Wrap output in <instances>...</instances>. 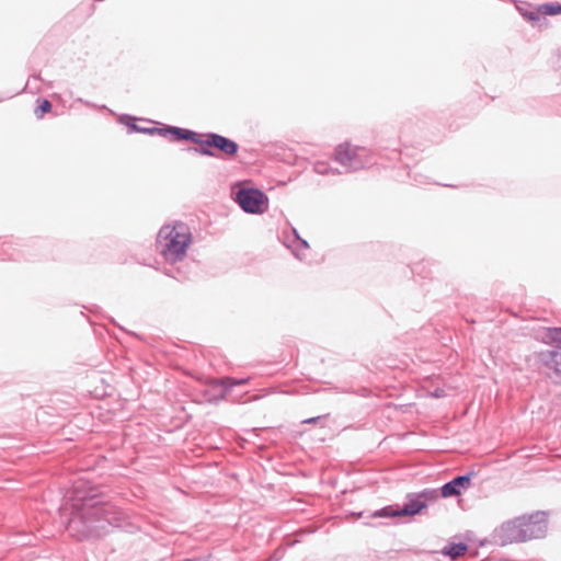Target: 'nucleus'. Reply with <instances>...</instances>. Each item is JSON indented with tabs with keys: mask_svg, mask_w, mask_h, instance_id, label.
<instances>
[{
	"mask_svg": "<svg viewBox=\"0 0 561 561\" xmlns=\"http://www.w3.org/2000/svg\"><path fill=\"white\" fill-rule=\"evenodd\" d=\"M82 503L68 522L67 529L79 540L101 537L112 528L122 526L124 513L110 502H103L98 495L81 497Z\"/></svg>",
	"mask_w": 561,
	"mask_h": 561,
	"instance_id": "nucleus-1",
	"label": "nucleus"
},
{
	"mask_svg": "<svg viewBox=\"0 0 561 561\" xmlns=\"http://www.w3.org/2000/svg\"><path fill=\"white\" fill-rule=\"evenodd\" d=\"M192 242V233L188 226L182 221L173 226L165 225L158 232L156 247L165 262L176 263L186 256Z\"/></svg>",
	"mask_w": 561,
	"mask_h": 561,
	"instance_id": "nucleus-2",
	"label": "nucleus"
},
{
	"mask_svg": "<svg viewBox=\"0 0 561 561\" xmlns=\"http://www.w3.org/2000/svg\"><path fill=\"white\" fill-rule=\"evenodd\" d=\"M191 142L198 145V147H188V151L206 157H217L216 151L232 157L239 151V145L234 140L217 133H207L205 138H202L195 131V137L191 139Z\"/></svg>",
	"mask_w": 561,
	"mask_h": 561,
	"instance_id": "nucleus-3",
	"label": "nucleus"
},
{
	"mask_svg": "<svg viewBox=\"0 0 561 561\" xmlns=\"http://www.w3.org/2000/svg\"><path fill=\"white\" fill-rule=\"evenodd\" d=\"M334 159L346 172H355L375 163V157L370 149L357 146L352 147L348 144L337 146Z\"/></svg>",
	"mask_w": 561,
	"mask_h": 561,
	"instance_id": "nucleus-4",
	"label": "nucleus"
},
{
	"mask_svg": "<svg viewBox=\"0 0 561 561\" xmlns=\"http://www.w3.org/2000/svg\"><path fill=\"white\" fill-rule=\"evenodd\" d=\"M232 198L247 214L261 215L268 208L267 195L257 187L241 186L233 190Z\"/></svg>",
	"mask_w": 561,
	"mask_h": 561,
	"instance_id": "nucleus-5",
	"label": "nucleus"
},
{
	"mask_svg": "<svg viewBox=\"0 0 561 561\" xmlns=\"http://www.w3.org/2000/svg\"><path fill=\"white\" fill-rule=\"evenodd\" d=\"M526 515L504 522L492 534V540L499 546H506L513 542L526 540Z\"/></svg>",
	"mask_w": 561,
	"mask_h": 561,
	"instance_id": "nucleus-6",
	"label": "nucleus"
},
{
	"mask_svg": "<svg viewBox=\"0 0 561 561\" xmlns=\"http://www.w3.org/2000/svg\"><path fill=\"white\" fill-rule=\"evenodd\" d=\"M473 476V471L456 476L450 481L446 482L439 488L440 496L444 499H448L460 495L462 490L469 488Z\"/></svg>",
	"mask_w": 561,
	"mask_h": 561,
	"instance_id": "nucleus-7",
	"label": "nucleus"
},
{
	"mask_svg": "<svg viewBox=\"0 0 561 561\" xmlns=\"http://www.w3.org/2000/svg\"><path fill=\"white\" fill-rule=\"evenodd\" d=\"M150 131V136L159 135L162 137H170L172 141H191V139L195 137L194 130L171 125L151 127Z\"/></svg>",
	"mask_w": 561,
	"mask_h": 561,
	"instance_id": "nucleus-8",
	"label": "nucleus"
},
{
	"mask_svg": "<svg viewBox=\"0 0 561 561\" xmlns=\"http://www.w3.org/2000/svg\"><path fill=\"white\" fill-rule=\"evenodd\" d=\"M424 508H426V504L416 493H409L407 495V501L402 506H399L401 517L415 516Z\"/></svg>",
	"mask_w": 561,
	"mask_h": 561,
	"instance_id": "nucleus-9",
	"label": "nucleus"
},
{
	"mask_svg": "<svg viewBox=\"0 0 561 561\" xmlns=\"http://www.w3.org/2000/svg\"><path fill=\"white\" fill-rule=\"evenodd\" d=\"M285 244L293 251L294 255L299 260H302L301 251L309 249V243L299 236L298 231L295 228H291V234L287 237Z\"/></svg>",
	"mask_w": 561,
	"mask_h": 561,
	"instance_id": "nucleus-10",
	"label": "nucleus"
},
{
	"mask_svg": "<svg viewBox=\"0 0 561 561\" xmlns=\"http://www.w3.org/2000/svg\"><path fill=\"white\" fill-rule=\"evenodd\" d=\"M531 526L528 525L529 537L531 538H542L546 536L548 526L546 516L543 514H536L530 516L529 519Z\"/></svg>",
	"mask_w": 561,
	"mask_h": 561,
	"instance_id": "nucleus-11",
	"label": "nucleus"
},
{
	"mask_svg": "<svg viewBox=\"0 0 561 561\" xmlns=\"http://www.w3.org/2000/svg\"><path fill=\"white\" fill-rule=\"evenodd\" d=\"M244 379H232V378H225L220 379L216 382V390L217 393L214 396L213 400L218 401L222 400L227 397L228 392L231 391V389L237 385L244 383Z\"/></svg>",
	"mask_w": 561,
	"mask_h": 561,
	"instance_id": "nucleus-12",
	"label": "nucleus"
},
{
	"mask_svg": "<svg viewBox=\"0 0 561 561\" xmlns=\"http://www.w3.org/2000/svg\"><path fill=\"white\" fill-rule=\"evenodd\" d=\"M468 551L466 542H449L442 549V554L450 560H457Z\"/></svg>",
	"mask_w": 561,
	"mask_h": 561,
	"instance_id": "nucleus-13",
	"label": "nucleus"
},
{
	"mask_svg": "<svg viewBox=\"0 0 561 561\" xmlns=\"http://www.w3.org/2000/svg\"><path fill=\"white\" fill-rule=\"evenodd\" d=\"M538 14L542 15H557L561 14V4L559 3H546L539 5L537 9V13L528 12V20H537Z\"/></svg>",
	"mask_w": 561,
	"mask_h": 561,
	"instance_id": "nucleus-14",
	"label": "nucleus"
},
{
	"mask_svg": "<svg viewBox=\"0 0 561 561\" xmlns=\"http://www.w3.org/2000/svg\"><path fill=\"white\" fill-rule=\"evenodd\" d=\"M374 517L389 518V517H401L399 506L388 505L380 510H377Z\"/></svg>",
	"mask_w": 561,
	"mask_h": 561,
	"instance_id": "nucleus-15",
	"label": "nucleus"
},
{
	"mask_svg": "<svg viewBox=\"0 0 561 561\" xmlns=\"http://www.w3.org/2000/svg\"><path fill=\"white\" fill-rule=\"evenodd\" d=\"M2 252L3 256L0 257L1 260H18L21 256H26L25 251H16L11 244H3Z\"/></svg>",
	"mask_w": 561,
	"mask_h": 561,
	"instance_id": "nucleus-16",
	"label": "nucleus"
},
{
	"mask_svg": "<svg viewBox=\"0 0 561 561\" xmlns=\"http://www.w3.org/2000/svg\"><path fill=\"white\" fill-rule=\"evenodd\" d=\"M38 104L34 110V115L36 118H43L46 113H49L53 108L50 101L47 99H38Z\"/></svg>",
	"mask_w": 561,
	"mask_h": 561,
	"instance_id": "nucleus-17",
	"label": "nucleus"
},
{
	"mask_svg": "<svg viewBox=\"0 0 561 561\" xmlns=\"http://www.w3.org/2000/svg\"><path fill=\"white\" fill-rule=\"evenodd\" d=\"M420 499H423L426 506L430 502L436 501L440 496L439 489H424L423 491L416 493Z\"/></svg>",
	"mask_w": 561,
	"mask_h": 561,
	"instance_id": "nucleus-18",
	"label": "nucleus"
},
{
	"mask_svg": "<svg viewBox=\"0 0 561 561\" xmlns=\"http://www.w3.org/2000/svg\"><path fill=\"white\" fill-rule=\"evenodd\" d=\"M136 121L137 118L129 114H122L118 118V122L125 125L128 128L129 133H134V127L137 126Z\"/></svg>",
	"mask_w": 561,
	"mask_h": 561,
	"instance_id": "nucleus-19",
	"label": "nucleus"
},
{
	"mask_svg": "<svg viewBox=\"0 0 561 561\" xmlns=\"http://www.w3.org/2000/svg\"><path fill=\"white\" fill-rule=\"evenodd\" d=\"M314 171L318 174L327 175V174H334L333 169L327 163V162H317L314 164Z\"/></svg>",
	"mask_w": 561,
	"mask_h": 561,
	"instance_id": "nucleus-20",
	"label": "nucleus"
},
{
	"mask_svg": "<svg viewBox=\"0 0 561 561\" xmlns=\"http://www.w3.org/2000/svg\"><path fill=\"white\" fill-rule=\"evenodd\" d=\"M552 364L556 375L561 379V353H553Z\"/></svg>",
	"mask_w": 561,
	"mask_h": 561,
	"instance_id": "nucleus-21",
	"label": "nucleus"
},
{
	"mask_svg": "<svg viewBox=\"0 0 561 561\" xmlns=\"http://www.w3.org/2000/svg\"><path fill=\"white\" fill-rule=\"evenodd\" d=\"M550 339L561 346V328H554L549 330Z\"/></svg>",
	"mask_w": 561,
	"mask_h": 561,
	"instance_id": "nucleus-22",
	"label": "nucleus"
},
{
	"mask_svg": "<svg viewBox=\"0 0 561 561\" xmlns=\"http://www.w3.org/2000/svg\"><path fill=\"white\" fill-rule=\"evenodd\" d=\"M150 129H151V127H141V126L137 125L134 127V133L151 135Z\"/></svg>",
	"mask_w": 561,
	"mask_h": 561,
	"instance_id": "nucleus-23",
	"label": "nucleus"
},
{
	"mask_svg": "<svg viewBox=\"0 0 561 561\" xmlns=\"http://www.w3.org/2000/svg\"><path fill=\"white\" fill-rule=\"evenodd\" d=\"M323 419V416L319 415V416H314V417H309V419H306L302 421L304 424H317L319 423L321 420Z\"/></svg>",
	"mask_w": 561,
	"mask_h": 561,
	"instance_id": "nucleus-24",
	"label": "nucleus"
},
{
	"mask_svg": "<svg viewBox=\"0 0 561 561\" xmlns=\"http://www.w3.org/2000/svg\"><path fill=\"white\" fill-rule=\"evenodd\" d=\"M431 396H432L433 398H437V399H438V398H443V397H445V390H444V389H440V388H437V389H435V390L431 393Z\"/></svg>",
	"mask_w": 561,
	"mask_h": 561,
	"instance_id": "nucleus-25",
	"label": "nucleus"
},
{
	"mask_svg": "<svg viewBox=\"0 0 561 561\" xmlns=\"http://www.w3.org/2000/svg\"><path fill=\"white\" fill-rule=\"evenodd\" d=\"M516 9H517V10H518V12L520 13V15H522L524 19H526V9H525L523 5L518 4V3L516 4Z\"/></svg>",
	"mask_w": 561,
	"mask_h": 561,
	"instance_id": "nucleus-26",
	"label": "nucleus"
},
{
	"mask_svg": "<svg viewBox=\"0 0 561 561\" xmlns=\"http://www.w3.org/2000/svg\"><path fill=\"white\" fill-rule=\"evenodd\" d=\"M419 268H420V264H415V265L412 267V272H413V273H417V272H419Z\"/></svg>",
	"mask_w": 561,
	"mask_h": 561,
	"instance_id": "nucleus-27",
	"label": "nucleus"
},
{
	"mask_svg": "<svg viewBox=\"0 0 561 561\" xmlns=\"http://www.w3.org/2000/svg\"><path fill=\"white\" fill-rule=\"evenodd\" d=\"M164 273L167 274V276H171V277L175 278V276L172 274V270H167Z\"/></svg>",
	"mask_w": 561,
	"mask_h": 561,
	"instance_id": "nucleus-28",
	"label": "nucleus"
},
{
	"mask_svg": "<svg viewBox=\"0 0 561 561\" xmlns=\"http://www.w3.org/2000/svg\"><path fill=\"white\" fill-rule=\"evenodd\" d=\"M272 560L277 561V560H278L277 554H274V556L272 557Z\"/></svg>",
	"mask_w": 561,
	"mask_h": 561,
	"instance_id": "nucleus-29",
	"label": "nucleus"
},
{
	"mask_svg": "<svg viewBox=\"0 0 561 561\" xmlns=\"http://www.w3.org/2000/svg\"><path fill=\"white\" fill-rule=\"evenodd\" d=\"M78 101H79V102H81V103H84V104L89 105V103H88V102H84L82 99H79Z\"/></svg>",
	"mask_w": 561,
	"mask_h": 561,
	"instance_id": "nucleus-30",
	"label": "nucleus"
}]
</instances>
